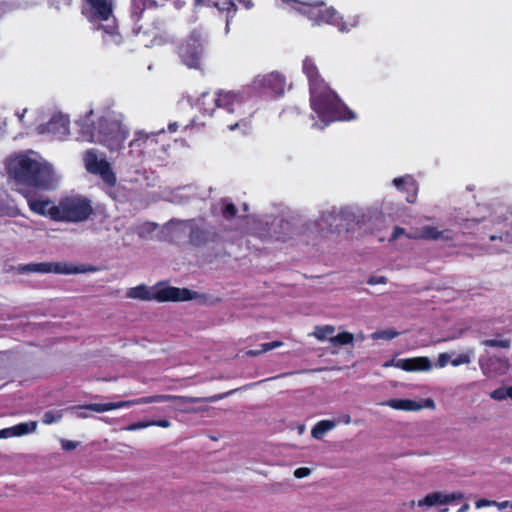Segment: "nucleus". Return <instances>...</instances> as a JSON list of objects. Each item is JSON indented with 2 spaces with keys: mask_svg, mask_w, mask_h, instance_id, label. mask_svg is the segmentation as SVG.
Here are the masks:
<instances>
[{
  "mask_svg": "<svg viewBox=\"0 0 512 512\" xmlns=\"http://www.w3.org/2000/svg\"><path fill=\"white\" fill-rule=\"evenodd\" d=\"M207 232L198 227L191 226L189 233V242L194 246H201L207 242Z\"/></svg>",
  "mask_w": 512,
  "mask_h": 512,
  "instance_id": "obj_26",
  "label": "nucleus"
},
{
  "mask_svg": "<svg viewBox=\"0 0 512 512\" xmlns=\"http://www.w3.org/2000/svg\"><path fill=\"white\" fill-rule=\"evenodd\" d=\"M491 396H492V398L497 399V400H503L508 397V395H506V388L505 389L500 388V389L493 391Z\"/></svg>",
  "mask_w": 512,
  "mask_h": 512,
  "instance_id": "obj_40",
  "label": "nucleus"
},
{
  "mask_svg": "<svg viewBox=\"0 0 512 512\" xmlns=\"http://www.w3.org/2000/svg\"><path fill=\"white\" fill-rule=\"evenodd\" d=\"M263 354L260 349H250L246 352V355L249 357H256Z\"/></svg>",
  "mask_w": 512,
  "mask_h": 512,
  "instance_id": "obj_48",
  "label": "nucleus"
},
{
  "mask_svg": "<svg viewBox=\"0 0 512 512\" xmlns=\"http://www.w3.org/2000/svg\"><path fill=\"white\" fill-rule=\"evenodd\" d=\"M482 345L486 347H496L507 349L511 345L510 339H485L482 341Z\"/></svg>",
  "mask_w": 512,
  "mask_h": 512,
  "instance_id": "obj_32",
  "label": "nucleus"
},
{
  "mask_svg": "<svg viewBox=\"0 0 512 512\" xmlns=\"http://www.w3.org/2000/svg\"><path fill=\"white\" fill-rule=\"evenodd\" d=\"M334 331L335 328L332 325L316 326L314 336L320 341L330 340V337H333Z\"/></svg>",
  "mask_w": 512,
  "mask_h": 512,
  "instance_id": "obj_29",
  "label": "nucleus"
},
{
  "mask_svg": "<svg viewBox=\"0 0 512 512\" xmlns=\"http://www.w3.org/2000/svg\"><path fill=\"white\" fill-rule=\"evenodd\" d=\"M220 205H221V214L225 219L230 220L237 216V212H238L237 207L229 199L222 198L220 200Z\"/></svg>",
  "mask_w": 512,
  "mask_h": 512,
  "instance_id": "obj_27",
  "label": "nucleus"
},
{
  "mask_svg": "<svg viewBox=\"0 0 512 512\" xmlns=\"http://www.w3.org/2000/svg\"><path fill=\"white\" fill-rule=\"evenodd\" d=\"M367 283L370 285H376V284H386L387 278L385 276H371L367 280Z\"/></svg>",
  "mask_w": 512,
  "mask_h": 512,
  "instance_id": "obj_39",
  "label": "nucleus"
},
{
  "mask_svg": "<svg viewBox=\"0 0 512 512\" xmlns=\"http://www.w3.org/2000/svg\"><path fill=\"white\" fill-rule=\"evenodd\" d=\"M393 184L398 190L407 192L406 201L408 203L416 201L418 187L411 175L395 178Z\"/></svg>",
  "mask_w": 512,
  "mask_h": 512,
  "instance_id": "obj_21",
  "label": "nucleus"
},
{
  "mask_svg": "<svg viewBox=\"0 0 512 512\" xmlns=\"http://www.w3.org/2000/svg\"><path fill=\"white\" fill-rule=\"evenodd\" d=\"M63 417V410L61 409H55V410H49L46 411L42 416V423L46 425H51L53 423H56L60 421Z\"/></svg>",
  "mask_w": 512,
  "mask_h": 512,
  "instance_id": "obj_31",
  "label": "nucleus"
},
{
  "mask_svg": "<svg viewBox=\"0 0 512 512\" xmlns=\"http://www.w3.org/2000/svg\"><path fill=\"white\" fill-rule=\"evenodd\" d=\"M195 6L215 7L219 11L227 12V25L229 18L234 16L237 6L233 0H193Z\"/></svg>",
  "mask_w": 512,
  "mask_h": 512,
  "instance_id": "obj_22",
  "label": "nucleus"
},
{
  "mask_svg": "<svg viewBox=\"0 0 512 512\" xmlns=\"http://www.w3.org/2000/svg\"><path fill=\"white\" fill-rule=\"evenodd\" d=\"M395 366L408 372L427 371L431 368V361L428 357L406 358L397 360Z\"/></svg>",
  "mask_w": 512,
  "mask_h": 512,
  "instance_id": "obj_20",
  "label": "nucleus"
},
{
  "mask_svg": "<svg viewBox=\"0 0 512 512\" xmlns=\"http://www.w3.org/2000/svg\"><path fill=\"white\" fill-rule=\"evenodd\" d=\"M294 9L305 15L314 24H330L336 26L340 31L346 30L339 13L333 7H328L323 1L302 2L299 3V7H294Z\"/></svg>",
  "mask_w": 512,
  "mask_h": 512,
  "instance_id": "obj_9",
  "label": "nucleus"
},
{
  "mask_svg": "<svg viewBox=\"0 0 512 512\" xmlns=\"http://www.w3.org/2000/svg\"><path fill=\"white\" fill-rule=\"evenodd\" d=\"M20 273H55V274H77L86 271L85 269L74 266L71 263L60 262H41L19 265L17 268Z\"/></svg>",
  "mask_w": 512,
  "mask_h": 512,
  "instance_id": "obj_13",
  "label": "nucleus"
},
{
  "mask_svg": "<svg viewBox=\"0 0 512 512\" xmlns=\"http://www.w3.org/2000/svg\"><path fill=\"white\" fill-rule=\"evenodd\" d=\"M6 170L18 186L29 190L49 191L56 185L52 166L26 153H19L7 159Z\"/></svg>",
  "mask_w": 512,
  "mask_h": 512,
  "instance_id": "obj_1",
  "label": "nucleus"
},
{
  "mask_svg": "<svg viewBox=\"0 0 512 512\" xmlns=\"http://www.w3.org/2000/svg\"><path fill=\"white\" fill-rule=\"evenodd\" d=\"M302 70L308 79L310 92L328 85L320 75L315 62L311 57H305L303 60Z\"/></svg>",
  "mask_w": 512,
  "mask_h": 512,
  "instance_id": "obj_18",
  "label": "nucleus"
},
{
  "mask_svg": "<svg viewBox=\"0 0 512 512\" xmlns=\"http://www.w3.org/2000/svg\"><path fill=\"white\" fill-rule=\"evenodd\" d=\"M152 422L151 420H141V421H137V422H134V423H131L130 425L127 426V430L128 431H135V430H139V429H144V428H147V427H150L152 426Z\"/></svg>",
  "mask_w": 512,
  "mask_h": 512,
  "instance_id": "obj_34",
  "label": "nucleus"
},
{
  "mask_svg": "<svg viewBox=\"0 0 512 512\" xmlns=\"http://www.w3.org/2000/svg\"><path fill=\"white\" fill-rule=\"evenodd\" d=\"M495 504H496V501L487 500V499L483 498V499H478V501L475 502V507H477V508L489 507V506H493Z\"/></svg>",
  "mask_w": 512,
  "mask_h": 512,
  "instance_id": "obj_41",
  "label": "nucleus"
},
{
  "mask_svg": "<svg viewBox=\"0 0 512 512\" xmlns=\"http://www.w3.org/2000/svg\"><path fill=\"white\" fill-rule=\"evenodd\" d=\"M2 212H3V205H2V203L0 202V215L2 214Z\"/></svg>",
  "mask_w": 512,
  "mask_h": 512,
  "instance_id": "obj_54",
  "label": "nucleus"
},
{
  "mask_svg": "<svg viewBox=\"0 0 512 512\" xmlns=\"http://www.w3.org/2000/svg\"><path fill=\"white\" fill-rule=\"evenodd\" d=\"M169 130L171 132H175L177 130V124L176 123L169 124Z\"/></svg>",
  "mask_w": 512,
  "mask_h": 512,
  "instance_id": "obj_50",
  "label": "nucleus"
},
{
  "mask_svg": "<svg viewBox=\"0 0 512 512\" xmlns=\"http://www.w3.org/2000/svg\"><path fill=\"white\" fill-rule=\"evenodd\" d=\"M450 358L451 357L448 353H440L437 358L436 365L440 368H443L448 364V362L450 361Z\"/></svg>",
  "mask_w": 512,
  "mask_h": 512,
  "instance_id": "obj_37",
  "label": "nucleus"
},
{
  "mask_svg": "<svg viewBox=\"0 0 512 512\" xmlns=\"http://www.w3.org/2000/svg\"><path fill=\"white\" fill-rule=\"evenodd\" d=\"M25 198L27 200L29 209L33 213L49 218L50 220L55 222V218L53 217L51 212L57 204L53 203V201L50 200L49 198L36 197L30 192L25 193Z\"/></svg>",
  "mask_w": 512,
  "mask_h": 512,
  "instance_id": "obj_16",
  "label": "nucleus"
},
{
  "mask_svg": "<svg viewBox=\"0 0 512 512\" xmlns=\"http://www.w3.org/2000/svg\"><path fill=\"white\" fill-rule=\"evenodd\" d=\"M93 212L90 199L75 195L59 199L51 214L55 218V222L80 223L87 221Z\"/></svg>",
  "mask_w": 512,
  "mask_h": 512,
  "instance_id": "obj_7",
  "label": "nucleus"
},
{
  "mask_svg": "<svg viewBox=\"0 0 512 512\" xmlns=\"http://www.w3.org/2000/svg\"><path fill=\"white\" fill-rule=\"evenodd\" d=\"M354 341V336L350 332H341L337 334L336 336L330 337V342L334 346H343L352 344Z\"/></svg>",
  "mask_w": 512,
  "mask_h": 512,
  "instance_id": "obj_28",
  "label": "nucleus"
},
{
  "mask_svg": "<svg viewBox=\"0 0 512 512\" xmlns=\"http://www.w3.org/2000/svg\"><path fill=\"white\" fill-rule=\"evenodd\" d=\"M281 346H283V342L276 340V341H272V342H268V343H262L260 345V350L262 351V353H265V352L271 351L275 348H279Z\"/></svg>",
  "mask_w": 512,
  "mask_h": 512,
  "instance_id": "obj_36",
  "label": "nucleus"
},
{
  "mask_svg": "<svg viewBox=\"0 0 512 512\" xmlns=\"http://www.w3.org/2000/svg\"><path fill=\"white\" fill-rule=\"evenodd\" d=\"M79 444H80L79 442H75V441H71V440H64V439L61 440L62 448H77Z\"/></svg>",
  "mask_w": 512,
  "mask_h": 512,
  "instance_id": "obj_43",
  "label": "nucleus"
},
{
  "mask_svg": "<svg viewBox=\"0 0 512 512\" xmlns=\"http://www.w3.org/2000/svg\"><path fill=\"white\" fill-rule=\"evenodd\" d=\"M496 239H500V240H502V236H496V235H490V236H489V240H490V241H494V240H496Z\"/></svg>",
  "mask_w": 512,
  "mask_h": 512,
  "instance_id": "obj_52",
  "label": "nucleus"
},
{
  "mask_svg": "<svg viewBox=\"0 0 512 512\" xmlns=\"http://www.w3.org/2000/svg\"><path fill=\"white\" fill-rule=\"evenodd\" d=\"M213 101L219 112L218 117L222 118L223 124L229 131L241 128L243 132H247L251 128V122L246 117L247 94L244 90H220ZM251 115L252 113H248L249 117Z\"/></svg>",
  "mask_w": 512,
  "mask_h": 512,
  "instance_id": "obj_3",
  "label": "nucleus"
},
{
  "mask_svg": "<svg viewBox=\"0 0 512 512\" xmlns=\"http://www.w3.org/2000/svg\"><path fill=\"white\" fill-rule=\"evenodd\" d=\"M253 87L257 90H261L265 94L282 96L286 87V79L279 72H271L255 78Z\"/></svg>",
  "mask_w": 512,
  "mask_h": 512,
  "instance_id": "obj_14",
  "label": "nucleus"
},
{
  "mask_svg": "<svg viewBox=\"0 0 512 512\" xmlns=\"http://www.w3.org/2000/svg\"><path fill=\"white\" fill-rule=\"evenodd\" d=\"M462 498L463 496L460 493L443 494L441 492H432L426 494L425 498L418 501V507L448 505L456 500H461Z\"/></svg>",
  "mask_w": 512,
  "mask_h": 512,
  "instance_id": "obj_19",
  "label": "nucleus"
},
{
  "mask_svg": "<svg viewBox=\"0 0 512 512\" xmlns=\"http://www.w3.org/2000/svg\"><path fill=\"white\" fill-rule=\"evenodd\" d=\"M8 11V6L6 4V2H4L3 0H0V19L7 13Z\"/></svg>",
  "mask_w": 512,
  "mask_h": 512,
  "instance_id": "obj_47",
  "label": "nucleus"
},
{
  "mask_svg": "<svg viewBox=\"0 0 512 512\" xmlns=\"http://www.w3.org/2000/svg\"><path fill=\"white\" fill-rule=\"evenodd\" d=\"M310 475V469L307 467H299L294 470V478L303 479Z\"/></svg>",
  "mask_w": 512,
  "mask_h": 512,
  "instance_id": "obj_38",
  "label": "nucleus"
},
{
  "mask_svg": "<svg viewBox=\"0 0 512 512\" xmlns=\"http://www.w3.org/2000/svg\"><path fill=\"white\" fill-rule=\"evenodd\" d=\"M82 14L90 21H107L113 15V0H83Z\"/></svg>",
  "mask_w": 512,
  "mask_h": 512,
  "instance_id": "obj_15",
  "label": "nucleus"
},
{
  "mask_svg": "<svg viewBox=\"0 0 512 512\" xmlns=\"http://www.w3.org/2000/svg\"><path fill=\"white\" fill-rule=\"evenodd\" d=\"M168 146V137L163 130L152 133L138 131L129 143L132 152L147 157H160L166 152Z\"/></svg>",
  "mask_w": 512,
  "mask_h": 512,
  "instance_id": "obj_10",
  "label": "nucleus"
},
{
  "mask_svg": "<svg viewBox=\"0 0 512 512\" xmlns=\"http://www.w3.org/2000/svg\"><path fill=\"white\" fill-rule=\"evenodd\" d=\"M467 509H468V505L465 504L464 506L460 507L459 511H457V512H464Z\"/></svg>",
  "mask_w": 512,
  "mask_h": 512,
  "instance_id": "obj_53",
  "label": "nucleus"
},
{
  "mask_svg": "<svg viewBox=\"0 0 512 512\" xmlns=\"http://www.w3.org/2000/svg\"><path fill=\"white\" fill-rule=\"evenodd\" d=\"M149 225H150V226H152V229H155V228H156V226H157V225H156V224H154V223H149Z\"/></svg>",
  "mask_w": 512,
  "mask_h": 512,
  "instance_id": "obj_55",
  "label": "nucleus"
},
{
  "mask_svg": "<svg viewBox=\"0 0 512 512\" xmlns=\"http://www.w3.org/2000/svg\"><path fill=\"white\" fill-rule=\"evenodd\" d=\"M450 362L455 367L460 366L462 364H469L470 356L466 353H461V354L457 355V357L452 359Z\"/></svg>",
  "mask_w": 512,
  "mask_h": 512,
  "instance_id": "obj_35",
  "label": "nucleus"
},
{
  "mask_svg": "<svg viewBox=\"0 0 512 512\" xmlns=\"http://www.w3.org/2000/svg\"><path fill=\"white\" fill-rule=\"evenodd\" d=\"M160 7L162 5H159L155 0H131L130 14L134 21L133 31L136 35L147 37L143 41L146 47L160 44L163 41L165 24L162 20L141 23L146 13L155 11Z\"/></svg>",
  "mask_w": 512,
  "mask_h": 512,
  "instance_id": "obj_6",
  "label": "nucleus"
},
{
  "mask_svg": "<svg viewBox=\"0 0 512 512\" xmlns=\"http://www.w3.org/2000/svg\"><path fill=\"white\" fill-rule=\"evenodd\" d=\"M403 233H404V229L403 228H401L399 226H395L394 229H393L390 241L396 240Z\"/></svg>",
  "mask_w": 512,
  "mask_h": 512,
  "instance_id": "obj_44",
  "label": "nucleus"
},
{
  "mask_svg": "<svg viewBox=\"0 0 512 512\" xmlns=\"http://www.w3.org/2000/svg\"><path fill=\"white\" fill-rule=\"evenodd\" d=\"M283 2L287 4H291V7L294 9V7H299V3H302V1L298 0H282Z\"/></svg>",
  "mask_w": 512,
  "mask_h": 512,
  "instance_id": "obj_49",
  "label": "nucleus"
},
{
  "mask_svg": "<svg viewBox=\"0 0 512 512\" xmlns=\"http://www.w3.org/2000/svg\"><path fill=\"white\" fill-rule=\"evenodd\" d=\"M127 296L134 299L156 300L158 302H178L192 300L196 292L188 288L166 286L151 292L145 285H138L129 289Z\"/></svg>",
  "mask_w": 512,
  "mask_h": 512,
  "instance_id": "obj_8",
  "label": "nucleus"
},
{
  "mask_svg": "<svg viewBox=\"0 0 512 512\" xmlns=\"http://www.w3.org/2000/svg\"><path fill=\"white\" fill-rule=\"evenodd\" d=\"M443 233L444 231H439L434 226H424L421 229L420 237L425 240H437L442 237Z\"/></svg>",
  "mask_w": 512,
  "mask_h": 512,
  "instance_id": "obj_30",
  "label": "nucleus"
},
{
  "mask_svg": "<svg viewBox=\"0 0 512 512\" xmlns=\"http://www.w3.org/2000/svg\"><path fill=\"white\" fill-rule=\"evenodd\" d=\"M153 423L152 426H159L162 428H168L171 425V422L168 419H160V420H151Z\"/></svg>",
  "mask_w": 512,
  "mask_h": 512,
  "instance_id": "obj_42",
  "label": "nucleus"
},
{
  "mask_svg": "<svg viewBox=\"0 0 512 512\" xmlns=\"http://www.w3.org/2000/svg\"><path fill=\"white\" fill-rule=\"evenodd\" d=\"M495 506L498 507V510L512 508V501L496 502Z\"/></svg>",
  "mask_w": 512,
  "mask_h": 512,
  "instance_id": "obj_45",
  "label": "nucleus"
},
{
  "mask_svg": "<svg viewBox=\"0 0 512 512\" xmlns=\"http://www.w3.org/2000/svg\"><path fill=\"white\" fill-rule=\"evenodd\" d=\"M80 135L84 141L99 143L110 151H119L129 136V130L120 121L101 117L97 125L89 124L86 120L80 124Z\"/></svg>",
  "mask_w": 512,
  "mask_h": 512,
  "instance_id": "obj_2",
  "label": "nucleus"
},
{
  "mask_svg": "<svg viewBox=\"0 0 512 512\" xmlns=\"http://www.w3.org/2000/svg\"><path fill=\"white\" fill-rule=\"evenodd\" d=\"M310 104L318 118L325 123L350 121L355 113L339 98L329 85L310 92Z\"/></svg>",
  "mask_w": 512,
  "mask_h": 512,
  "instance_id": "obj_4",
  "label": "nucleus"
},
{
  "mask_svg": "<svg viewBox=\"0 0 512 512\" xmlns=\"http://www.w3.org/2000/svg\"><path fill=\"white\" fill-rule=\"evenodd\" d=\"M36 428L35 422L20 423L12 427L0 430V438H9L13 436H22L34 431Z\"/></svg>",
  "mask_w": 512,
  "mask_h": 512,
  "instance_id": "obj_23",
  "label": "nucleus"
},
{
  "mask_svg": "<svg viewBox=\"0 0 512 512\" xmlns=\"http://www.w3.org/2000/svg\"><path fill=\"white\" fill-rule=\"evenodd\" d=\"M69 124L70 121L66 115L56 114L53 115L52 118L40 128L41 132H47L58 139H63L69 134Z\"/></svg>",
  "mask_w": 512,
  "mask_h": 512,
  "instance_id": "obj_17",
  "label": "nucleus"
},
{
  "mask_svg": "<svg viewBox=\"0 0 512 512\" xmlns=\"http://www.w3.org/2000/svg\"><path fill=\"white\" fill-rule=\"evenodd\" d=\"M83 161L89 173L99 175L108 186L116 184V174L112 170L110 163L105 158L99 159L96 149H88L84 153Z\"/></svg>",
  "mask_w": 512,
  "mask_h": 512,
  "instance_id": "obj_12",
  "label": "nucleus"
},
{
  "mask_svg": "<svg viewBox=\"0 0 512 512\" xmlns=\"http://www.w3.org/2000/svg\"><path fill=\"white\" fill-rule=\"evenodd\" d=\"M177 53L182 63L188 68L200 69L205 57L204 40L201 33L193 31L191 35L178 46Z\"/></svg>",
  "mask_w": 512,
  "mask_h": 512,
  "instance_id": "obj_11",
  "label": "nucleus"
},
{
  "mask_svg": "<svg viewBox=\"0 0 512 512\" xmlns=\"http://www.w3.org/2000/svg\"><path fill=\"white\" fill-rule=\"evenodd\" d=\"M397 335H398L397 331L392 330V329H387V330H383V331L374 333L373 337L375 339L383 338V339L391 340V339L395 338Z\"/></svg>",
  "mask_w": 512,
  "mask_h": 512,
  "instance_id": "obj_33",
  "label": "nucleus"
},
{
  "mask_svg": "<svg viewBox=\"0 0 512 512\" xmlns=\"http://www.w3.org/2000/svg\"><path fill=\"white\" fill-rule=\"evenodd\" d=\"M240 5H242L245 9L249 10L253 8L254 3L252 0H237Z\"/></svg>",
  "mask_w": 512,
  "mask_h": 512,
  "instance_id": "obj_46",
  "label": "nucleus"
},
{
  "mask_svg": "<svg viewBox=\"0 0 512 512\" xmlns=\"http://www.w3.org/2000/svg\"><path fill=\"white\" fill-rule=\"evenodd\" d=\"M387 405L393 409L404 411H417L421 408L417 401L410 399H390Z\"/></svg>",
  "mask_w": 512,
  "mask_h": 512,
  "instance_id": "obj_24",
  "label": "nucleus"
},
{
  "mask_svg": "<svg viewBox=\"0 0 512 512\" xmlns=\"http://www.w3.org/2000/svg\"><path fill=\"white\" fill-rule=\"evenodd\" d=\"M506 395L512 399V386L506 388Z\"/></svg>",
  "mask_w": 512,
  "mask_h": 512,
  "instance_id": "obj_51",
  "label": "nucleus"
},
{
  "mask_svg": "<svg viewBox=\"0 0 512 512\" xmlns=\"http://www.w3.org/2000/svg\"><path fill=\"white\" fill-rule=\"evenodd\" d=\"M335 426L336 423L333 420H321L312 428L311 434L315 439H322Z\"/></svg>",
  "mask_w": 512,
  "mask_h": 512,
  "instance_id": "obj_25",
  "label": "nucleus"
},
{
  "mask_svg": "<svg viewBox=\"0 0 512 512\" xmlns=\"http://www.w3.org/2000/svg\"><path fill=\"white\" fill-rule=\"evenodd\" d=\"M232 392L217 394L209 397H188V396H179V395H170V394H159L152 396H144L133 400H125L119 402H108V403H90L86 405H81L79 408L86 409L90 411H94L97 413H102L106 411H111L119 408H129L135 405H144L150 403H164V402H177V403H200L207 402L213 403L217 402Z\"/></svg>",
  "mask_w": 512,
  "mask_h": 512,
  "instance_id": "obj_5",
  "label": "nucleus"
}]
</instances>
